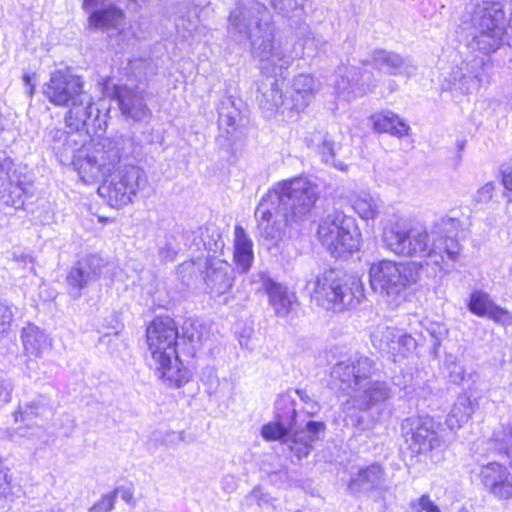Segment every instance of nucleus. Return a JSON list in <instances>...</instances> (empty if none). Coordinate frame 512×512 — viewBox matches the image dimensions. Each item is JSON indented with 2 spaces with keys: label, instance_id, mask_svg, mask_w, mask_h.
<instances>
[{
  "label": "nucleus",
  "instance_id": "nucleus-1",
  "mask_svg": "<svg viewBox=\"0 0 512 512\" xmlns=\"http://www.w3.org/2000/svg\"><path fill=\"white\" fill-rule=\"evenodd\" d=\"M460 222L451 217L436 221L430 231L407 220H397L383 229L382 241L386 249L402 257H429L439 265L445 258L457 261L461 245L456 237Z\"/></svg>",
  "mask_w": 512,
  "mask_h": 512
},
{
  "label": "nucleus",
  "instance_id": "nucleus-2",
  "mask_svg": "<svg viewBox=\"0 0 512 512\" xmlns=\"http://www.w3.org/2000/svg\"><path fill=\"white\" fill-rule=\"evenodd\" d=\"M228 35L237 42L251 41V52L265 73L281 74L293 56L273 38L271 16L266 6L255 0L238 1L228 17Z\"/></svg>",
  "mask_w": 512,
  "mask_h": 512
},
{
  "label": "nucleus",
  "instance_id": "nucleus-3",
  "mask_svg": "<svg viewBox=\"0 0 512 512\" xmlns=\"http://www.w3.org/2000/svg\"><path fill=\"white\" fill-rule=\"evenodd\" d=\"M178 328L169 316L154 318L146 329V342L150 356L147 364L168 386L180 388L190 380V373L180 367L177 355Z\"/></svg>",
  "mask_w": 512,
  "mask_h": 512
},
{
  "label": "nucleus",
  "instance_id": "nucleus-4",
  "mask_svg": "<svg viewBox=\"0 0 512 512\" xmlns=\"http://www.w3.org/2000/svg\"><path fill=\"white\" fill-rule=\"evenodd\" d=\"M373 370V361L364 356L334 365L331 372L334 385L350 395L345 404L346 412L353 408L366 411L390 397L391 392L385 382L370 380Z\"/></svg>",
  "mask_w": 512,
  "mask_h": 512
},
{
  "label": "nucleus",
  "instance_id": "nucleus-5",
  "mask_svg": "<svg viewBox=\"0 0 512 512\" xmlns=\"http://www.w3.org/2000/svg\"><path fill=\"white\" fill-rule=\"evenodd\" d=\"M295 401L289 394L279 396L276 401V420L264 425L261 435L268 441H280L285 444L298 460L305 458L324 432L323 422L309 421L303 429L297 422Z\"/></svg>",
  "mask_w": 512,
  "mask_h": 512
},
{
  "label": "nucleus",
  "instance_id": "nucleus-6",
  "mask_svg": "<svg viewBox=\"0 0 512 512\" xmlns=\"http://www.w3.org/2000/svg\"><path fill=\"white\" fill-rule=\"evenodd\" d=\"M461 21L474 30L469 46L484 54L495 52L509 35V20L503 4L498 1L482 0L467 4Z\"/></svg>",
  "mask_w": 512,
  "mask_h": 512
},
{
  "label": "nucleus",
  "instance_id": "nucleus-7",
  "mask_svg": "<svg viewBox=\"0 0 512 512\" xmlns=\"http://www.w3.org/2000/svg\"><path fill=\"white\" fill-rule=\"evenodd\" d=\"M44 94L54 105H71L65 117L71 130L79 131L94 114L97 116L99 113L93 107L92 97L83 91L81 78L69 71L58 70L52 73L44 87Z\"/></svg>",
  "mask_w": 512,
  "mask_h": 512
},
{
  "label": "nucleus",
  "instance_id": "nucleus-8",
  "mask_svg": "<svg viewBox=\"0 0 512 512\" xmlns=\"http://www.w3.org/2000/svg\"><path fill=\"white\" fill-rule=\"evenodd\" d=\"M311 298L327 310L353 308L364 299L361 279L341 270H327L307 283Z\"/></svg>",
  "mask_w": 512,
  "mask_h": 512
},
{
  "label": "nucleus",
  "instance_id": "nucleus-9",
  "mask_svg": "<svg viewBox=\"0 0 512 512\" xmlns=\"http://www.w3.org/2000/svg\"><path fill=\"white\" fill-rule=\"evenodd\" d=\"M419 273L415 262L381 260L369 269L370 286L388 305L396 308L405 301L407 289L417 283Z\"/></svg>",
  "mask_w": 512,
  "mask_h": 512
},
{
  "label": "nucleus",
  "instance_id": "nucleus-10",
  "mask_svg": "<svg viewBox=\"0 0 512 512\" xmlns=\"http://www.w3.org/2000/svg\"><path fill=\"white\" fill-rule=\"evenodd\" d=\"M265 197L277 206L286 223L299 225L311 214L319 198V187L307 178L298 177L279 183Z\"/></svg>",
  "mask_w": 512,
  "mask_h": 512
},
{
  "label": "nucleus",
  "instance_id": "nucleus-11",
  "mask_svg": "<svg viewBox=\"0 0 512 512\" xmlns=\"http://www.w3.org/2000/svg\"><path fill=\"white\" fill-rule=\"evenodd\" d=\"M317 235L334 257H346L358 250L361 233L356 220L342 211L327 214L320 222Z\"/></svg>",
  "mask_w": 512,
  "mask_h": 512
},
{
  "label": "nucleus",
  "instance_id": "nucleus-12",
  "mask_svg": "<svg viewBox=\"0 0 512 512\" xmlns=\"http://www.w3.org/2000/svg\"><path fill=\"white\" fill-rule=\"evenodd\" d=\"M98 192L107 197L111 207L121 208L132 202L138 191L146 186L147 178L135 165H121L109 176Z\"/></svg>",
  "mask_w": 512,
  "mask_h": 512
},
{
  "label": "nucleus",
  "instance_id": "nucleus-13",
  "mask_svg": "<svg viewBox=\"0 0 512 512\" xmlns=\"http://www.w3.org/2000/svg\"><path fill=\"white\" fill-rule=\"evenodd\" d=\"M440 423L434 418L425 416H411L402 421V436L412 454L427 455L440 448L444 438L440 432Z\"/></svg>",
  "mask_w": 512,
  "mask_h": 512
},
{
  "label": "nucleus",
  "instance_id": "nucleus-14",
  "mask_svg": "<svg viewBox=\"0 0 512 512\" xmlns=\"http://www.w3.org/2000/svg\"><path fill=\"white\" fill-rule=\"evenodd\" d=\"M120 164V149L112 141L105 140L85 159L78 160L75 166L79 176L85 183L110 176Z\"/></svg>",
  "mask_w": 512,
  "mask_h": 512
},
{
  "label": "nucleus",
  "instance_id": "nucleus-15",
  "mask_svg": "<svg viewBox=\"0 0 512 512\" xmlns=\"http://www.w3.org/2000/svg\"><path fill=\"white\" fill-rule=\"evenodd\" d=\"M375 87L372 75L356 66H341L337 70L335 89L338 95L346 101L361 97Z\"/></svg>",
  "mask_w": 512,
  "mask_h": 512
},
{
  "label": "nucleus",
  "instance_id": "nucleus-16",
  "mask_svg": "<svg viewBox=\"0 0 512 512\" xmlns=\"http://www.w3.org/2000/svg\"><path fill=\"white\" fill-rule=\"evenodd\" d=\"M255 217L260 235L275 245L284 238L287 228L298 226V224L286 223L278 214L277 206L272 205L266 197H263L258 204Z\"/></svg>",
  "mask_w": 512,
  "mask_h": 512
},
{
  "label": "nucleus",
  "instance_id": "nucleus-17",
  "mask_svg": "<svg viewBox=\"0 0 512 512\" xmlns=\"http://www.w3.org/2000/svg\"><path fill=\"white\" fill-rule=\"evenodd\" d=\"M479 479L485 490L498 500L512 499V473L496 461L482 465Z\"/></svg>",
  "mask_w": 512,
  "mask_h": 512
},
{
  "label": "nucleus",
  "instance_id": "nucleus-18",
  "mask_svg": "<svg viewBox=\"0 0 512 512\" xmlns=\"http://www.w3.org/2000/svg\"><path fill=\"white\" fill-rule=\"evenodd\" d=\"M102 267L103 259L98 255H89L79 260L66 277L70 295L74 299L79 298L82 289L100 277Z\"/></svg>",
  "mask_w": 512,
  "mask_h": 512
},
{
  "label": "nucleus",
  "instance_id": "nucleus-19",
  "mask_svg": "<svg viewBox=\"0 0 512 512\" xmlns=\"http://www.w3.org/2000/svg\"><path fill=\"white\" fill-rule=\"evenodd\" d=\"M317 90L318 81L313 76L309 74L295 76L285 102L288 117L291 118L294 114L305 110Z\"/></svg>",
  "mask_w": 512,
  "mask_h": 512
},
{
  "label": "nucleus",
  "instance_id": "nucleus-20",
  "mask_svg": "<svg viewBox=\"0 0 512 512\" xmlns=\"http://www.w3.org/2000/svg\"><path fill=\"white\" fill-rule=\"evenodd\" d=\"M287 69L288 68H286V70ZM261 71L270 77L261 82L258 87L256 100L259 107L267 117H272L278 112L283 115H288V111L285 109L286 98H283L282 92L279 88L278 80L276 79L278 76L283 77V72L285 69L281 71V74L265 73L262 69Z\"/></svg>",
  "mask_w": 512,
  "mask_h": 512
},
{
  "label": "nucleus",
  "instance_id": "nucleus-21",
  "mask_svg": "<svg viewBox=\"0 0 512 512\" xmlns=\"http://www.w3.org/2000/svg\"><path fill=\"white\" fill-rule=\"evenodd\" d=\"M370 64L377 70L388 75H406L415 73L416 67L408 57H404L394 51L376 49L371 53Z\"/></svg>",
  "mask_w": 512,
  "mask_h": 512
},
{
  "label": "nucleus",
  "instance_id": "nucleus-22",
  "mask_svg": "<svg viewBox=\"0 0 512 512\" xmlns=\"http://www.w3.org/2000/svg\"><path fill=\"white\" fill-rule=\"evenodd\" d=\"M121 113L135 122L144 121L151 116V111L144 102L142 93L126 86H117L114 90Z\"/></svg>",
  "mask_w": 512,
  "mask_h": 512
},
{
  "label": "nucleus",
  "instance_id": "nucleus-23",
  "mask_svg": "<svg viewBox=\"0 0 512 512\" xmlns=\"http://www.w3.org/2000/svg\"><path fill=\"white\" fill-rule=\"evenodd\" d=\"M352 494L368 493L373 491H386L384 472L379 465H371L352 476L348 484Z\"/></svg>",
  "mask_w": 512,
  "mask_h": 512
},
{
  "label": "nucleus",
  "instance_id": "nucleus-24",
  "mask_svg": "<svg viewBox=\"0 0 512 512\" xmlns=\"http://www.w3.org/2000/svg\"><path fill=\"white\" fill-rule=\"evenodd\" d=\"M265 291L268 294L269 304L278 317H286L298 305L295 293L282 284L269 280L265 283Z\"/></svg>",
  "mask_w": 512,
  "mask_h": 512
},
{
  "label": "nucleus",
  "instance_id": "nucleus-25",
  "mask_svg": "<svg viewBox=\"0 0 512 512\" xmlns=\"http://www.w3.org/2000/svg\"><path fill=\"white\" fill-rule=\"evenodd\" d=\"M204 279L207 287L216 295L228 292L233 285L232 272L221 261H213L207 265Z\"/></svg>",
  "mask_w": 512,
  "mask_h": 512
},
{
  "label": "nucleus",
  "instance_id": "nucleus-26",
  "mask_svg": "<svg viewBox=\"0 0 512 512\" xmlns=\"http://www.w3.org/2000/svg\"><path fill=\"white\" fill-rule=\"evenodd\" d=\"M234 262L238 271L247 272L253 262V242L241 226L234 229Z\"/></svg>",
  "mask_w": 512,
  "mask_h": 512
},
{
  "label": "nucleus",
  "instance_id": "nucleus-27",
  "mask_svg": "<svg viewBox=\"0 0 512 512\" xmlns=\"http://www.w3.org/2000/svg\"><path fill=\"white\" fill-rule=\"evenodd\" d=\"M348 200L354 211L364 220H374L380 213L381 200L368 191H352Z\"/></svg>",
  "mask_w": 512,
  "mask_h": 512
},
{
  "label": "nucleus",
  "instance_id": "nucleus-28",
  "mask_svg": "<svg viewBox=\"0 0 512 512\" xmlns=\"http://www.w3.org/2000/svg\"><path fill=\"white\" fill-rule=\"evenodd\" d=\"M476 407V401L470 396L460 395L447 415L445 423L451 430L460 428L469 421Z\"/></svg>",
  "mask_w": 512,
  "mask_h": 512
},
{
  "label": "nucleus",
  "instance_id": "nucleus-29",
  "mask_svg": "<svg viewBox=\"0 0 512 512\" xmlns=\"http://www.w3.org/2000/svg\"><path fill=\"white\" fill-rule=\"evenodd\" d=\"M380 342V348L383 350L386 349L392 354L403 353L402 348L410 350L416 346V342L413 337L391 327H386L382 331Z\"/></svg>",
  "mask_w": 512,
  "mask_h": 512
},
{
  "label": "nucleus",
  "instance_id": "nucleus-30",
  "mask_svg": "<svg viewBox=\"0 0 512 512\" xmlns=\"http://www.w3.org/2000/svg\"><path fill=\"white\" fill-rule=\"evenodd\" d=\"M375 130L390 133L397 137L408 134L410 127L391 111L376 113L371 117Z\"/></svg>",
  "mask_w": 512,
  "mask_h": 512
},
{
  "label": "nucleus",
  "instance_id": "nucleus-31",
  "mask_svg": "<svg viewBox=\"0 0 512 512\" xmlns=\"http://www.w3.org/2000/svg\"><path fill=\"white\" fill-rule=\"evenodd\" d=\"M21 339L24 350L32 356H39L47 347V336L35 325H27L22 329Z\"/></svg>",
  "mask_w": 512,
  "mask_h": 512
},
{
  "label": "nucleus",
  "instance_id": "nucleus-32",
  "mask_svg": "<svg viewBox=\"0 0 512 512\" xmlns=\"http://www.w3.org/2000/svg\"><path fill=\"white\" fill-rule=\"evenodd\" d=\"M123 20L121 10L110 7L91 13L89 17V26L95 29L117 28Z\"/></svg>",
  "mask_w": 512,
  "mask_h": 512
},
{
  "label": "nucleus",
  "instance_id": "nucleus-33",
  "mask_svg": "<svg viewBox=\"0 0 512 512\" xmlns=\"http://www.w3.org/2000/svg\"><path fill=\"white\" fill-rule=\"evenodd\" d=\"M182 329L181 339L188 345V352L194 354L202 346V334L192 322H185Z\"/></svg>",
  "mask_w": 512,
  "mask_h": 512
},
{
  "label": "nucleus",
  "instance_id": "nucleus-34",
  "mask_svg": "<svg viewBox=\"0 0 512 512\" xmlns=\"http://www.w3.org/2000/svg\"><path fill=\"white\" fill-rule=\"evenodd\" d=\"M492 441L499 453L509 456L512 450V426L503 425L494 431Z\"/></svg>",
  "mask_w": 512,
  "mask_h": 512
},
{
  "label": "nucleus",
  "instance_id": "nucleus-35",
  "mask_svg": "<svg viewBox=\"0 0 512 512\" xmlns=\"http://www.w3.org/2000/svg\"><path fill=\"white\" fill-rule=\"evenodd\" d=\"M492 303L493 301L489 298L488 294L477 291L471 294L468 308L473 314L483 317L487 314Z\"/></svg>",
  "mask_w": 512,
  "mask_h": 512
},
{
  "label": "nucleus",
  "instance_id": "nucleus-36",
  "mask_svg": "<svg viewBox=\"0 0 512 512\" xmlns=\"http://www.w3.org/2000/svg\"><path fill=\"white\" fill-rule=\"evenodd\" d=\"M319 153L321 155V159L326 164H329L335 167L338 170H345L346 165L341 161L335 160V151H334V143L324 140L319 148Z\"/></svg>",
  "mask_w": 512,
  "mask_h": 512
},
{
  "label": "nucleus",
  "instance_id": "nucleus-37",
  "mask_svg": "<svg viewBox=\"0 0 512 512\" xmlns=\"http://www.w3.org/2000/svg\"><path fill=\"white\" fill-rule=\"evenodd\" d=\"M485 316L502 325H510L512 323V313L496 305L494 302L490 305Z\"/></svg>",
  "mask_w": 512,
  "mask_h": 512
},
{
  "label": "nucleus",
  "instance_id": "nucleus-38",
  "mask_svg": "<svg viewBox=\"0 0 512 512\" xmlns=\"http://www.w3.org/2000/svg\"><path fill=\"white\" fill-rule=\"evenodd\" d=\"M118 495V489L102 496L100 500H98L88 512H110L114 509L116 499Z\"/></svg>",
  "mask_w": 512,
  "mask_h": 512
},
{
  "label": "nucleus",
  "instance_id": "nucleus-39",
  "mask_svg": "<svg viewBox=\"0 0 512 512\" xmlns=\"http://www.w3.org/2000/svg\"><path fill=\"white\" fill-rule=\"evenodd\" d=\"M13 317L11 307L0 302V340L9 333Z\"/></svg>",
  "mask_w": 512,
  "mask_h": 512
},
{
  "label": "nucleus",
  "instance_id": "nucleus-40",
  "mask_svg": "<svg viewBox=\"0 0 512 512\" xmlns=\"http://www.w3.org/2000/svg\"><path fill=\"white\" fill-rule=\"evenodd\" d=\"M305 1L306 0H271L270 3L276 10L288 16L290 13L302 8Z\"/></svg>",
  "mask_w": 512,
  "mask_h": 512
},
{
  "label": "nucleus",
  "instance_id": "nucleus-41",
  "mask_svg": "<svg viewBox=\"0 0 512 512\" xmlns=\"http://www.w3.org/2000/svg\"><path fill=\"white\" fill-rule=\"evenodd\" d=\"M453 75L454 80L459 82L460 88L466 92H469L471 87L475 88L479 86L480 79L477 75H466L460 68L454 71Z\"/></svg>",
  "mask_w": 512,
  "mask_h": 512
},
{
  "label": "nucleus",
  "instance_id": "nucleus-42",
  "mask_svg": "<svg viewBox=\"0 0 512 512\" xmlns=\"http://www.w3.org/2000/svg\"><path fill=\"white\" fill-rule=\"evenodd\" d=\"M44 409L45 408L43 405H40L35 402H31L25 406L23 411L20 408V410L18 412H16L15 420L16 421H19V420L24 421L26 419H29L30 417L40 415L43 413Z\"/></svg>",
  "mask_w": 512,
  "mask_h": 512
},
{
  "label": "nucleus",
  "instance_id": "nucleus-43",
  "mask_svg": "<svg viewBox=\"0 0 512 512\" xmlns=\"http://www.w3.org/2000/svg\"><path fill=\"white\" fill-rule=\"evenodd\" d=\"M20 196L21 189L18 186L10 184L9 193H2L0 195V199L3 201L4 204L16 207L17 205L22 204Z\"/></svg>",
  "mask_w": 512,
  "mask_h": 512
},
{
  "label": "nucleus",
  "instance_id": "nucleus-44",
  "mask_svg": "<svg viewBox=\"0 0 512 512\" xmlns=\"http://www.w3.org/2000/svg\"><path fill=\"white\" fill-rule=\"evenodd\" d=\"M345 421L347 425H351L361 431H366L372 428L371 421H365L364 416L360 414H347Z\"/></svg>",
  "mask_w": 512,
  "mask_h": 512
},
{
  "label": "nucleus",
  "instance_id": "nucleus-45",
  "mask_svg": "<svg viewBox=\"0 0 512 512\" xmlns=\"http://www.w3.org/2000/svg\"><path fill=\"white\" fill-rule=\"evenodd\" d=\"M14 385L11 379L0 378V401L9 402L11 399Z\"/></svg>",
  "mask_w": 512,
  "mask_h": 512
},
{
  "label": "nucleus",
  "instance_id": "nucleus-46",
  "mask_svg": "<svg viewBox=\"0 0 512 512\" xmlns=\"http://www.w3.org/2000/svg\"><path fill=\"white\" fill-rule=\"evenodd\" d=\"M184 437H185V435H184L183 431H180V432L170 431V432L165 433L162 442L166 446H175L178 443L184 441Z\"/></svg>",
  "mask_w": 512,
  "mask_h": 512
},
{
  "label": "nucleus",
  "instance_id": "nucleus-47",
  "mask_svg": "<svg viewBox=\"0 0 512 512\" xmlns=\"http://www.w3.org/2000/svg\"><path fill=\"white\" fill-rule=\"evenodd\" d=\"M419 505L425 512H441L438 506H436L429 498V496L423 495L419 498Z\"/></svg>",
  "mask_w": 512,
  "mask_h": 512
},
{
  "label": "nucleus",
  "instance_id": "nucleus-48",
  "mask_svg": "<svg viewBox=\"0 0 512 512\" xmlns=\"http://www.w3.org/2000/svg\"><path fill=\"white\" fill-rule=\"evenodd\" d=\"M502 183L507 190L512 191V165L502 172Z\"/></svg>",
  "mask_w": 512,
  "mask_h": 512
},
{
  "label": "nucleus",
  "instance_id": "nucleus-49",
  "mask_svg": "<svg viewBox=\"0 0 512 512\" xmlns=\"http://www.w3.org/2000/svg\"><path fill=\"white\" fill-rule=\"evenodd\" d=\"M493 189V185L491 183H487L478 191V195L481 199L488 200L492 197Z\"/></svg>",
  "mask_w": 512,
  "mask_h": 512
},
{
  "label": "nucleus",
  "instance_id": "nucleus-50",
  "mask_svg": "<svg viewBox=\"0 0 512 512\" xmlns=\"http://www.w3.org/2000/svg\"><path fill=\"white\" fill-rule=\"evenodd\" d=\"M23 81H24L25 86H26L25 92L27 93V95L29 97H32V95L34 93V90H35V87L31 83V77L28 74H25L24 77H23Z\"/></svg>",
  "mask_w": 512,
  "mask_h": 512
},
{
  "label": "nucleus",
  "instance_id": "nucleus-51",
  "mask_svg": "<svg viewBox=\"0 0 512 512\" xmlns=\"http://www.w3.org/2000/svg\"><path fill=\"white\" fill-rule=\"evenodd\" d=\"M118 489V493H121V498L127 502V503H131L132 500H133V493L131 490L129 489H126V488H117Z\"/></svg>",
  "mask_w": 512,
  "mask_h": 512
},
{
  "label": "nucleus",
  "instance_id": "nucleus-52",
  "mask_svg": "<svg viewBox=\"0 0 512 512\" xmlns=\"http://www.w3.org/2000/svg\"><path fill=\"white\" fill-rule=\"evenodd\" d=\"M451 377L454 381H464L465 380V372L463 368L459 367L458 370H454L451 372Z\"/></svg>",
  "mask_w": 512,
  "mask_h": 512
},
{
  "label": "nucleus",
  "instance_id": "nucleus-53",
  "mask_svg": "<svg viewBox=\"0 0 512 512\" xmlns=\"http://www.w3.org/2000/svg\"><path fill=\"white\" fill-rule=\"evenodd\" d=\"M295 393L299 396L301 401L304 402L305 404H309L310 401L312 400L305 390L297 389L295 391Z\"/></svg>",
  "mask_w": 512,
  "mask_h": 512
},
{
  "label": "nucleus",
  "instance_id": "nucleus-54",
  "mask_svg": "<svg viewBox=\"0 0 512 512\" xmlns=\"http://www.w3.org/2000/svg\"><path fill=\"white\" fill-rule=\"evenodd\" d=\"M306 406H307V413L310 415H313L318 411V404L314 400H311L309 404H306Z\"/></svg>",
  "mask_w": 512,
  "mask_h": 512
},
{
  "label": "nucleus",
  "instance_id": "nucleus-55",
  "mask_svg": "<svg viewBox=\"0 0 512 512\" xmlns=\"http://www.w3.org/2000/svg\"><path fill=\"white\" fill-rule=\"evenodd\" d=\"M422 508L419 505V499L412 501L409 506V512H422Z\"/></svg>",
  "mask_w": 512,
  "mask_h": 512
},
{
  "label": "nucleus",
  "instance_id": "nucleus-56",
  "mask_svg": "<svg viewBox=\"0 0 512 512\" xmlns=\"http://www.w3.org/2000/svg\"><path fill=\"white\" fill-rule=\"evenodd\" d=\"M220 122L221 123H226L227 125H233L234 124V119L233 117L229 116V115H220Z\"/></svg>",
  "mask_w": 512,
  "mask_h": 512
},
{
  "label": "nucleus",
  "instance_id": "nucleus-57",
  "mask_svg": "<svg viewBox=\"0 0 512 512\" xmlns=\"http://www.w3.org/2000/svg\"><path fill=\"white\" fill-rule=\"evenodd\" d=\"M98 0H84L83 7L85 10H90L91 8L95 7Z\"/></svg>",
  "mask_w": 512,
  "mask_h": 512
},
{
  "label": "nucleus",
  "instance_id": "nucleus-58",
  "mask_svg": "<svg viewBox=\"0 0 512 512\" xmlns=\"http://www.w3.org/2000/svg\"><path fill=\"white\" fill-rule=\"evenodd\" d=\"M56 134H57V135H59V138L65 137V138H67V139H68V137H69V136L66 134V132L61 131V130H57Z\"/></svg>",
  "mask_w": 512,
  "mask_h": 512
},
{
  "label": "nucleus",
  "instance_id": "nucleus-59",
  "mask_svg": "<svg viewBox=\"0 0 512 512\" xmlns=\"http://www.w3.org/2000/svg\"><path fill=\"white\" fill-rule=\"evenodd\" d=\"M509 457H512V449H511V453H510Z\"/></svg>",
  "mask_w": 512,
  "mask_h": 512
}]
</instances>
